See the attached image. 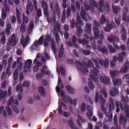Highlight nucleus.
<instances>
[{"label":"nucleus","instance_id":"20e7f679","mask_svg":"<svg viewBox=\"0 0 129 129\" xmlns=\"http://www.w3.org/2000/svg\"><path fill=\"white\" fill-rule=\"evenodd\" d=\"M92 60L94 62V63L96 64V67L98 68H99L98 64V62L100 63L101 65H104L106 68H107L109 65V63L108 61V60L107 59H106L105 61H103L102 60L100 59L99 58H92Z\"/></svg>","mask_w":129,"mask_h":129},{"label":"nucleus","instance_id":"f8f14e48","mask_svg":"<svg viewBox=\"0 0 129 129\" xmlns=\"http://www.w3.org/2000/svg\"><path fill=\"white\" fill-rule=\"evenodd\" d=\"M13 103L17 105H19L18 100L16 99L14 100L13 96H11L8 101V105L9 106L11 105L12 106V104H13Z\"/></svg>","mask_w":129,"mask_h":129},{"label":"nucleus","instance_id":"c756f323","mask_svg":"<svg viewBox=\"0 0 129 129\" xmlns=\"http://www.w3.org/2000/svg\"><path fill=\"white\" fill-rule=\"evenodd\" d=\"M109 100L110 104H109V108L110 111H111L112 109H114V105L112 99V98H109Z\"/></svg>","mask_w":129,"mask_h":129},{"label":"nucleus","instance_id":"5fc2aeb1","mask_svg":"<svg viewBox=\"0 0 129 129\" xmlns=\"http://www.w3.org/2000/svg\"><path fill=\"white\" fill-rule=\"evenodd\" d=\"M92 81H91L89 82L88 83V85L90 89L91 90H93L94 88V86L92 82Z\"/></svg>","mask_w":129,"mask_h":129},{"label":"nucleus","instance_id":"f03ea898","mask_svg":"<svg viewBox=\"0 0 129 129\" xmlns=\"http://www.w3.org/2000/svg\"><path fill=\"white\" fill-rule=\"evenodd\" d=\"M103 3L104 2L103 1H101L99 2L100 7L97 6V3L93 0H91L90 2V5L92 6L91 8L90 7L89 8V6L87 5V4L85 3H84V5L87 10L89 9L92 11V8L93 9V7H92V6H93V7H96L99 11L101 12H103L104 11L103 9L104 8Z\"/></svg>","mask_w":129,"mask_h":129},{"label":"nucleus","instance_id":"864d4df0","mask_svg":"<svg viewBox=\"0 0 129 129\" xmlns=\"http://www.w3.org/2000/svg\"><path fill=\"white\" fill-rule=\"evenodd\" d=\"M2 43L3 44H5L6 41L5 36L4 35V32H3L2 33Z\"/></svg>","mask_w":129,"mask_h":129},{"label":"nucleus","instance_id":"c9c22d12","mask_svg":"<svg viewBox=\"0 0 129 129\" xmlns=\"http://www.w3.org/2000/svg\"><path fill=\"white\" fill-rule=\"evenodd\" d=\"M78 43H82L83 45L87 44L88 42V41L86 40H85V39L81 40L80 38H78Z\"/></svg>","mask_w":129,"mask_h":129},{"label":"nucleus","instance_id":"4c0bfd02","mask_svg":"<svg viewBox=\"0 0 129 129\" xmlns=\"http://www.w3.org/2000/svg\"><path fill=\"white\" fill-rule=\"evenodd\" d=\"M66 88L68 92L70 93L73 94L74 93V89L71 86L67 85L66 86Z\"/></svg>","mask_w":129,"mask_h":129},{"label":"nucleus","instance_id":"9d476101","mask_svg":"<svg viewBox=\"0 0 129 129\" xmlns=\"http://www.w3.org/2000/svg\"><path fill=\"white\" fill-rule=\"evenodd\" d=\"M129 66V62L126 61L125 62L124 66L120 69V72L121 73H127L128 71Z\"/></svg>","mask_w":129,"mask_h":129},{"label":"nucleus","instance_id":"052dcab7","mask_svg":"<svg viewBox=\"0 0 129 129\" xmlns=\"http://www.w3.org/2000/svg\"><path fill=\"white\" fill-rule=\"evenodd\" d=\"M2 17L3 20H5L6 17V14L5 12L3 10H2Z\"/></svg>","mask_w":129,"mask_h":129},{"label":"nucleus","instance_id":"69168bd1","mask_svg":"<svg viewBox=\"0 0 129 129\" xmlns=\"http://www.w3.org/2000/svg\"><path fill=\"white\" fill-rule=\"evenodd\" d=\"M42 6L43 7V9H45L48 8V7L47 4L46 2L44 1L42 2Z\"/></svg>","mask_w":129,"mask_h":129},{"label":"nucleus","instance_id":"dca6fc26","mask_svg":"<svg viewBox=\"0 0 129 129\" xmlns=\"http://www.w3.org/2000/svg\"><path fill=\"white\" fill-rule=\"evenodd\" d=\"M107 38L109 42H111L114 41L116 42H119V38L113 35H111L110 37L108 36Z\"/></svg>","mask_w":129,"mask_h":129},{"label":"nucleus","instance_id":"ddd939ff","mask_svg":"<svg viewBox=\"0 0 129 129\" xmlns=\"http://www.w3.org/2000/svg\"><path fill=\"white\" fill-rule=\"evenodd\" d=\"M80 15L82 19L86 21H87V19L86 18V17H88V14H86V13L85 11L84 8L82 7H81V12L80 13Z\"/></svg>","mask_w":129,"mask_h":129},{"label":"nucleus","instance_id":"c03bdc74","mask_svg":"<svg viewBox=\"0 0 129 129\" xmlns=\"http://www.w3.org/2000/svg\"><path fill=\"white\" fill-rule=\"evenodd\" d=\"M5 3L4 4V7H5V11L6 12H9V8L7 4V0H4Z\"/></svg>","mask_w":129,"mask_h":129},{"label":"nucleus","instance_id":"680f3d73","mask_svg":"<svg viewBox=\"0 0 129 129\" xmlns=\"http://www.w3.org/2000/svg\"><path fill=\"white\" fill-rule=\"evenodd\" d=\"M6 108L9 115L11 116L12 113V111L11 109L8 106H6Z\"/></svg>","mask_w":129,"mask_h":129},{"label":"nucleus","instance_id":"58836bf2","mask_svg":"<svg viewBox=\"0 0 129 129\" xmlns=\"http://www.w3.org/2000/svg\"><path fill=\"white\" fill-rule=\"evenodd\" d=\"M12 108L13 111L17 114H18L19 112V109L16 106L14 105V104H12Z\"/></svg>","mask_w":129,"mask_h":129},{"label":"nucleus","instance_id":"4d7b16f0","mask_svg":"<svg viewBox=\"0 0 129 129\" xmlns=\"http://www.w3.org/2000/svg\"><path fill=\"white\" fill-rule=\"evenodd\" d=\"M78 15L79 16V14L77 13V20L81 25H83V22L81 21V18L80 17L78 16Z\"/></svg>","mask_w":129,"mask_h":129},{"label":"nucleus","instance_id":"39448f33","mask_svg":"<svg viewBox=\"0 0 129 129\" xmlns=\"http://www.w3.org/2000/svg\"><path fill=\"white\" fill-rule=\"evenodd\" d=\"M60 29V25L58 22H57L56 25L54 26L53 32L55 34L56 41L57 43H59L60 42V40L58 35L57 34V29L59 31Z\"/></svg>","mask_w":129,"mask_h":129},{"label":"nucleus","instance_id":"09e8293b","mask_svg":"<svg viewBox=\"0 0 129 129\" xmlns=\"http://www.w3.org/2000/svg\"><path fill=\"white\" fill-rule=\"evenodd\" d=\"M43 11L45 15L47 17V19L49 21H50L49 20V18L48 16H49V14L48 12V8L45 9H43Z\"/></svg>","mask_w":129,"mask_h":129},{"label":"nucleus","instance_id":"f704fd0d","mask_svg":"<svg viewBox=\"0 0 129 129\" xmlns=\"http://www.w3.org/2000/svg\"><path fill=\"white\" fill-rule=\"evenodd\" d=\"M26 29L25 25L23 23H22L20 27V32H25Z\"/></svg>","mask_w":129,"mask_h":129},{"label":"nucleus","instance_id":"c85d7f7f","mask_svg":"<svg viewBox=\"0 0 129 129\" xmlns=\"http://www.w3.org/2000/svg\"><path fill=\"white\" fill-rule=\"evenodd\" d=\"M119 93L118 90L115 88H113V90H111L110 91V94L113 96H114L118 94Z\"/></svg>","mask_w":129,"mask_h":129},{"label":"nucleus","instance_id":"774afa93","mask_svg":"<svg viewBox=\"0 0 129 129\" xmlns=\"http://www.w3.org/2000/svg\"><path fill=\"white\" fill-rule=\"evenodd\" d=\"M99 95V92L98 91H97L96 92V93L95 94V102L96 103H97L98 102Z\"/></svg>","mask_w":129,"mask_h":129},{"label":"nucleus","instance_id":"9b49d317","mask_svg":"<svg viewBox=\"0 0 129 129\" xmlns=\"http://www.w3.org/2000/svg\"><path fill=\"white\" fill-rule=\"evenodd\" d=\"M24 37L23 35H21V38L20 40V43L22 44L23 47H24L28 44L29 40V38L28 36H27L26 38L24 40Z\"/></svg>","mask_w":129,"mask_h":129},{"label":"nucleus","instance_id":"79ce46f5","mask_svg":"<svg viewBox=\"0 0 129 129\" xmlns=\"http://www.w3.org/2000/svg\"><path fill=\"white\" fill-rule=\"evenodd\" d=\"M61 48L59 49L58 56L59 58L61 57L63 54L64 48L62 47V45H61Z\"/></svg>","mask_w":129,"mask_h":129},{"label":"nucleus","instance_id":"6ab92c4d","mask_svg":"<svg viewBox=\"0 0 129 129\" xmlns=\"http://www.w3.org/2000/svg\"><path fill=\"white\" fill-rule=\"evenodd\" d=\"M32 60L30 59L27 60L24 63V68L29 69L31 67Z\"/></svg>","mask_w":129,"mask_h":129},{"label":"nucleus","instance_id":"6e6552de","mask_svg":"<svg viewBox=\"0 0 129 129\" xmlns=\"http://www.w3.org/2000/svg\"><path fill=\"white\" fill-rule=\"evenodd\" d=\"M51 42V43H52L53 42L54 43L55 41L53 38H51L50 36L48 34H47L45 37V38L44 39V45L45 46H47L48 45V43L49 42Z\"/></svg>","mask_w":129,"mask_h":129},{"label":"nucleus","instance_id":"a18cd8bd","mask_svg":"<svg viewBox=\"0 0 129 129\" xmlns=\"http://www.w3.org/2000/svg\"><path fill=\"white\" fill-rule=\"evenodd\" d=\"M77 31L76 32V35L78 36H80V34L81 33L82 31L81 28L80 27H77Z\"/></svg>","mask_w":129,"mask_h":129},{"label":"nucleus","instance_id":"473e14b6","mask_svg":"<svg viewBox=\"0 0 129 129\" xmlns=\"http://www.w3.org/2000/svg\"><path fill=\"white\" fill-rule=\"evenodd\" d=\"M112 8L115 14H117L120 11L119 7L118 6H114L112 5Z\"/></svg>","mask_w":129,"mask_h":129},{"label":"nucleus","instance_id":"e433bc0d","mask_svg":"<svg viewBox=\"0 0 129 129\" xmlns=\"http://www.w3.org/2000/svg\"><path fill=\"white\" fill-rule=\"evenodd\" d=\"M98 49L100 51L103 53H106L107 52V48L105 47H104L103 48H102L99 45L98 46Z\"/></svg>","mask_w":129,"mask_h":129},{"label":"nucleus","instance_id":"a211bd4d","mask_svg":"<svg viewBox=\"0 0 129 129\" xmlns=\"http://www.w3.org/2000/svg\"><path fill=\"white\" fill-rule=\"evenodd\" d=\"M87 109L88 110V112L86 114L87 116L88 117V118L90 119L92 115V110L93 108L89 106H87Z\"/></svg>","mask_w":129,"mask_h":129},{"label":"nucleus","instance_id":"a19ab883","mask_svg":"<svg viewBox=\"0 0 129 129\" xmlns=\"http://www.w3.org/2000/svg\"><path fill=\"white\" fill-rule=\"evenodd\" d=\"M29 21V19L27 17H25V14H23L22 17V22L24 23H25L27 24L28 23Z\"/></svg>","mask_w":129,"mask_h":129},{"label":"nucleus","instance_id":"5701e85b","mask_svg":"<svg viewBox=\"0 0 129 129\" xmlns=\"http://www.w3.org/2000/svg\"><path fill=\"white\" fill-rule=\"evenodd\" d=\"M126 54V53L125 52H121L118 54V57L117 59L119 62H122L123 58L125 56Z\"/></svg>","mask_w":129,"mask_h":129},{"label":"nucleus","instance_id":"49530a36","mask_svg":"<svg viewBox=\"0 0 129 129\" xmlns=\"http://www.w3.org/2000/svg\"><path fill=\"white\" fill-rule=\"evenodd\" d=\"M11 67L10 65H8L6 70V74L9 77L11 74V72L10 71Z\"/></svg>","mask_w":129,"mask_h":129},{"label":"nucleus","instance_id":"f257e3e1","mask_svg":"<svg viewBox=\"0 0 129 129\" xmlns=\"http://www.w3.org/2000/svg\"><path fill=\"white\" fill-rule=\"evenodd\" d=\"M88 61V65H86L85 63L84 62L86 68L80 62L77 61L76 63H77V67L78 70L82 73H85L88 72V68L90 66L91 68V75L90 76V77L92 79L94 82H98L99 81L98 79L96 78V76L99 72V71L95 68H93V63L91 61L89 60H87Z\"/></svg>","mask_w":129,"mask_h":129},{"label":"nucleus","instance_id":"bf43d9fd","mask_svg":"<svg viewBox=\"0 0 129 129\" xmlns=\"http://www.w3.org/2000/svg\"><path fill=\"white\" fill-rule=\"evenodd\" d=\"M108 48L109 49V51L111 52H115L114 49L111 45H108Z\"/></svg>","mask_w":129,"mask_h":129},{"label":"nucleus","instance_id":"603ef678","mask_svg":"<svg viewBox=\"0 0 129 129\" xmlns=\"http://www.w3.org/2000/svg\"><path fill=\"white\" fill-rule=\"evenodd\" d=\"M69 125L70 127L72 128H75L76 127H74V123L73 119L72 118H71L69 120Z\"/></svg>","mask_w":129,"mask_h":129},{"label":"nucleus","instance_id":"7c9ffc66","mask_svg":"<svg viewBox=\"0 0 129 129\" xmlns=\"http://www.w3.org/2000/svg\"><path fill=\"white\" fill-rule=\"evenodd\" d=\"M128 10L127 8H126V10L124 11V13L123 15L122 19L123 20L126 22H127L129 20V17L126 16V13L125 12H126Z\"/></svg>","mask_w":129,"mask_h":129},{"label":"nucleus","instance_id":"cd10ccee","mask_svg":"<svg viewBox=\"0 0 129 129\" xmlns=\"http://www.w3.org/2000/svg\"><path fill=\"white\" fill-rule=\"evenodd\" d=\"M11 26L10 23H8L7 24V26L5 31V33L7 36H9L10 33V29H11Z\"/></svg>","mask_w":129,"mask_h":129},{"label":"nucleus","instance_id":"aec40b11","mask_svg":"<svg viewBox=\"0 0 129 129\" xmlns=\"http://www.w3.org/2000/svg\"><path fill=\"white\" fill-rule=\"evenodd\" d=\"M121 33L122 34V35L121 38L123 41H125L126 38V32L125 29L124 28H121Z\"/></svg>","mask_w":129,"mask_h":129},{"label":"nucleus","instance_id":"423d86ee","mask_svg":"<svg viewBox=\"0 0 129 129\" xmlns=\"http://www.w3.org/2000/svg\"><path fill=\"white\" fill-rule=\"evenodd\" d=\"M100 100L101 104V108L102 111L104 112V114H106V116L109 117L108 113H107V111L106 109L104 107V104L106 102V101L104 98H103L101 95H100Z\"/></svg>","mask_w":129,"mask_h":129},{"label":"nucleus","instance_id":"72a5a7b5","mask_svg":"<svg viewBox=\"0 0 129 129\" xmlns=\"http://www.w3.org/2000/svg\"><path fill=\"white\" fill-rule=\"evenodd\" d=\"M110 75L112 78H113L116 76L118 75L119 72L117 71H110Z\"/></svg>","mask_w":129,"mask_h":129},{"label":"nucleus","instance_id":"bb28decb","mask_svg":"<svg viewBox=\"0 0 129 129\" xmlns=\"http://www.w3.org/2000/svg\"><path fill=\"white\" fill-rule=\"evenodd\" d=\"M113 82L114 85L115 86H121V81L118 79H115L113 80Z\"/></svg>","mask_w":129,"mask_h":129},{"label":"nucleus","instance_id":"2f4dec72","mask_svg":"<svg viewBox=\"0 0 129 129\" xmlns=\"http://www.w3.org/2000/svg\"><path fill=\"white\" fill-rule=\"evenodd\" d=\"M117 58L116 55H114L113 56V59L111 60L110 62V65L111 67H114L115 64V62L117 61Z\"/></svg>","mask_w":129,"mask_h":129},{"label":"nucleus","instance_id":"b1692460","mask_svg":"<svg viewBox=\"0 0 129 129\" xmlns=\"http://www.w3.org/2000/svg\"><path fill=\"white\" fill-rule=\"evenodd\" d=\"M127 118H123V114L122 113H121L120 116V119L119 120V122L121 124L122 121H123V126H124L125 125V124L127 121Z\"/></svg>","mask_w":129,"mask_h":129},{"label":"nucleus","instance_id":"3c124183","mask_svg":"<svg viewBox=\"0 0 129 129\" xmlns=\"http://www.w3.org/2000/svg\"><path fill=\"white\" fill-rule=\"evenodd\" d=\"M55 42L54 43L53 42L52 43H51L52 49L53 50L54 54L55 55V53L57 52V51L55 47Z\"/></svg>","mask_w":129,"mask_h":129},{"label":"nucleus","instance_id":"338daca9","mask_svg":"<svg viewBox=\"0 0 129 129\" xmlns=\"http://www.w3.org/2000/svg\"><path fill=\"white\" fill-rule=\"evenodd\" d=\"M30 84V83L28 81H25L22 84V86L24 87H28Z\"/></svg>","mask_w":129,"mask_h":129},{"label":"nucleus","instance_id":"0e129e2a","mask_svg":"<svg viewBox=\"0 0 129 129\" xmlns=\"http://www.w3.org/2000/svg\"><path fill=\"white\" fill-rule=\"evenodd\" d=\"M80 51H82L83 53L85 55H88L90 54V52L88 50H82L81 49H80Z\"/></svg>","mask_w":129,"mask_h":129},{"label":"nucleus","instance_id":"4468645a","mask_svg":"<svg viewBox=\"0 0 129 129\" xmlns=\"http://www.w3.org/2000/svg\"><path fill=\"white\" fill-rule=\"evenodd\" d=\"M100 79L101 81L104 84H108L110 83V80L107 77L102 76L100 77Z\"/></svg>","mask_w":129,"mask_h":129},{"label":"nucleus","instance_id":"13d9d810","mask_svg":"<svg viewBox=\"0 0 129 129\" xmlns=\"http://www.w3.org/2000/svg\"><path fill=\"white\" fill-rule=\"evenodd\" d=\"M36 76L38 79H40L43 77V75L41 73H36Z\"/></svg>","mask_w":129,"mask_h":129},{"label":"nucleus","instance_id":"0eeeda50","mask_svg":"<svg viewBox=\"0 0 129 129\" xmlns=\"http://www.w3.org/2000/svg\"><path fill=\"white\" fill-rule=\"evenodd\" d=\"M16 43L15 35L13 34L8 42L7 45L8 46H13L15 45Z\"/></svg>","mask_w":129,"mask_h":129},{"label":"nucleus","instance_id":"de8ad7c7","mask_svg":"<svg viewBox=\"0 0 129 129\" xmlns=\"http://www.w3.org/2000/svg\"><path fill=\"white\" fill-rule=\"evenodd\" d=\"M18 71L17 68H16L13 74V77L14 80H16L18 78Z\"/></svg>","mask_w":129,"mask_h":129},{"label":"nucleus","instance_id":"4be33fe9","mask_svg":"<svg viewBox=\"0 0 129 129\" xmlns=\"http://www.w3.org/2000/svg\"><path fill=\"white\" fill-rule=\"evenodd\" d=\"M91 24L90 23H87L85 26V32L86 33L88 34V35H90Z\"/></svg>","mask_w":129,"mask_h":129},{"label":"nucleus","instance_id":"2eb2a0df","mask_svg":"<svg viewBox=\"0 0 129 129\" xmlns=\"http://www.w3.org/2000/svg\"><path fill=\"white\" fill-rule=\"evenodd\" d=\"M27 5L26 6V13L28 15L29 14V10L31 11H32L33 9V6L32 3L29 1H27Z\"/></svg>","mask_w":129,"mask_h":129},{"label":"nucleus","instance_id":"37998d69","mask_svg":"<svg viewBox=\"0 0 129 129\" xmlns=\"http://www.w3.org/2000/svg\"><path fill=\"white\" fill-rule=\"evenodd\" d=\"M72 41L74 43V44L75 46V47L76 48H78V45L76 44H75L77 42V38L75 35H73L72 37Z\"/></svg>","mask_w":129,"mask_h":129},{"label":"nucleus","instance_id":"412c9836","mask_svg":"<svg viewBox=\"0 0 129 129\" xmlns=\"http://www.w3.org/2000/svg\"><path fill=\"white\" fill-rule=\"evenodd\" d=\"M34 27V24L33 23V20L30 21L29 27L27 28V31L29 34H30L32 32V29Z\"/></svg>","mask_w":129,"mask_h":129},{"label":"nucleus","instance_id":"7ed1b4c3","mask_svg":"<svg viewBox=\"0 0 129 129\" xmlns=\"http://www.w3.org/2000/svg\"><path fill=\"white\" fill-rule=\"evenodd\" d=\"M100 21L101 24H103L104 23H105L106 24V27H104V29L106 31L108 32L111 29L112 27V25L108 24L109 22V21L108 20L106 19L104 15H102Z\"/></svg>","mask_w":129,"mask_h":129},{"label":"nucleus","instance_id":"f3484780","mask_svg":"<svg viewBox=\"0 0 129 129\" xmlns=\"http://www.w3.org/2000/svg\"><path fill=\"white\" fill-rule=\"evenodd\" d=\"M43 38L42 36L39 39L38 41H36L34 43V45L36 47H38L39 45H42L43 43Z\"/></svg>","mask_w":129,"mask_h":129},{"label":"nucleus","instance_id":"e2e57ef3","mask_svg":"<svg viewBox=\"0 0 129 129\" xmlns=\"http://www.w3.org/2000/svg\"><path fill=\"white\" fill-rule=\"evenodd\" d=\"M101 93L103 94L104 96L106 98L107 97V93L106 91V90L104 89H102L101 90Z\"/></svg>","mask_w":129,"mask_h":129},{"label":"nucleus","instance_id":"393cba45","mask_svg":"<svg viewBox=\"0 0 129 129\" xmlns=\"http://www.w3.org/2000/svg\"><path fill=\"white\" fill-rule=\"evenodd\" d=\"M7 95V92L4 91L3 92L2 90H0V102Z\"/></svg>","mask_w":129,"mask_h":129},{"label":"nucleus","instance_id":"8fccbe9b","mask_svg":"<svg viewBox=\"0 0 129 129\" xmlns=\"http://www.w3.org/2000/svg\"><path fill=\"white\" fill-rule=\"evenodd\" d=\"M21 84H20L17 85L16 88V91L17 92L19 91L20 89L21 92L22 93L23 92V89L21 87Z\"/></svg>","mask_w":129,"mask_h":129},{"label":"nucleus","instance_id":"ea45409f","mask_svg":"<svg viewBox=\"0 0 129 129\" xmlns=\"http://www.w3.org/2000/svg\"><path fill=\"white\" fill-rule=\"evenodd\" d=\"M121 101L124 103H126L128 101V96H126L125 98L123 95H121Z\"/></svg>","mask_w":129,"mask_h":129},{"label":"nucleus","instance_id":"6e6d98bb","mask_svg":"<svg viewBox=\"0 0 129 129\" xmlns=\"http://www.w3.org/2000/svg\"><path fill=\"white\" fill-rule=\"evenodd\" d=\"M86 108L85 104V103H81L80 108L81 111L82 112H84Z\"/></svg>","mask_w":129,"mask_h":129},{"label":"nucleus","instance_id":"1a4fd4ad","mask_svg":"<svg viewBox=\"0 0 129 129\" xmlns=\"http://www.w3.org/2000/svg\"><path fill=\"white\" fill-rule=\"evenodd\" d=\"M93 30L94 31V37L95 39H97L98 38H100L102 39L103 38V36L102 34L99 35V30L97 27L95 26L93 28Z\"/></svg>","mask_w":129,"mask_h":129},{"label":"nucleus","instance_id":"a878e982","mask_svg":"<svg viewBox=\"0 0 129 129\" xmlns=\"http://www.w3.org/2000/svg\"><path fill=\"white\" fill-rule=\"evenodd\" d=\"M39 91L42 96L44 97L46 96L45 90L43 86H41L39 87Z\"/></svg>","mask_w":129,"mask_h":129}]
</instances>
